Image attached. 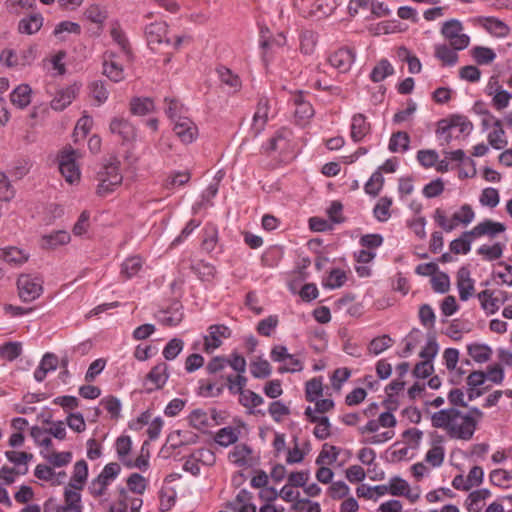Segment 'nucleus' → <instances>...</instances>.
<instances>
[{
  "mask_svg": "<svg viewBox=\"0 0 512 512\" xmlns=\"http://www.w3.org/2000/svg\"><path fill=\"white\" fill-rule=\"evenodd\" d=\"M431 423L434 428L446 430L450 438L464 441L472 439L477 428L476 421L470 416H464V414L455 407L435 412L431 416Z\"/></svg>",
  "mask_w": 512,
  "mask_h": 512,
  "instance_id": "nucleus-1",
  "label": "nucleus"
},
{
  "mask_svg": "<svg viewBox=\"0 0 512 512\" xmlns=\"http://www.w3.org/2000/svg\"><path fill=\"white\" fill-rule=\"evenodd\" d=\"M99 185L97 187V194L99 196H106L113 192L116 187L120 186L123 180L120 173V161L117 157L111 156L107 163H105L98 172Z\"/></svg>",
  "mask_w": 512,
  "mask_h": 512,
  "instance_id": "nucleus-2",
  "label": "nucleus"
},
{
  "mask_svg": "<svg viewBox=\"0 0 512 512\" xmlns=\"http://www.w3.org/2000/svg\"><path fill=\"white\" fill-rule=\"evenodd\" d=\"M227 366H230L236 373H245L247 366L246 359L237 352H233L229 358L216 356L208 362L206 370L209 374L216 375Z\"/></svg>",
  "mask_w": 512,
  "mask_h": 512,
  "instance_id": "nucleus-3",
  "label": "nucleus"
},
{
  "mask_svg": "<svg viewBox=\"0 0 512 512\" xmlns=\"http://www.w3.org/2000/svg\"><path fill=\"white\" fill-rule=\"evenodd\" d=\"M77 150L72 147L65 148L58 156L59 170L65 180L73 184L80 180V170L76 164Z\"/></svg>",
  "mask_w": 512,
  "mask_h": 512,
  "instance_id": "nucleus-4",
  "label": "nucleus"
},
{
  "mask_svg": "<svg viewBox=\"0 0 512 512\" xmlns=\"http://www.w3.org/2000/svg\"><path fill=\"white\" fill-rule=\"evenodd\" d=\"M43 281L38 277L21 275L17 280L18 294L24 302H32L43 292Z\"/></svg>",
  "mask_w": 512,
  "mask_h": 512,
  "instance_id": "nucleus-5",
  "label": "nucleus"
},
{
  "mask_svg": "<svg viewBox=\"0 0 512 512\" xmlns=\"http://www.w3.org/2000/svg\"><path fill=\"white\" fill-rule=\"evenodd\" d=\"M120 470L121 467L116 462L105 465L102 472L90 483V493L95 497L102 496L106 491L109 481L115 479L120 473Z\"/></svg>",
  "mask_w": 512,
  "mask_h": 512,
  "instance_id": "nucleus-6",
  "label": "nucleus"
},
{
  "mask_svg": "<svg viewBox=\"0 0 512 512\" xmlns=\"http://www.w3.org/2000/svg\"><path fill=\"white\" fill-rule=\"evenodd\" d=\"M167 364L162 362L155 365L146 376L144 382L145 391L151 393L161 389L168 380Z\"/></svg>",
  "mask_w": 512,
  "mask_h": 512,
  "instance_id": "nucleus-7",
  "label": "nucleus"
},
{
  "mask_svg": "<svg viewBox=\"0 0 512 512\" xmlns=\"http://www.w3.org/2000/svg\"><path fill=\"white\" fill-rule=\"evenodd\" d=\"M231 330L223 324H215L209 327V335L204 338V351L207 353L219 348L222 344L221 338H229Z\"/></svg>",
  "mask_w": 512,
  "mask_h": 512,
  "instance_id": "nucleus-8",
  "label": "nucleus"
},
{
  "mask_svg": "<svg viewBox=\"0 0 512 512\" xmlns=\"http://www.w3.org/2000/svg\"><path fill=\"white\" fill-rule=\"evenodd\" d=\"M173 130L181 142L185 144L192 143L198 135L197 126L191 119L187 117L179 116L175 120Z\"/></svg>",
  "mask_w": 512,
  "mask_h": 512,
  "instance_id": "nucleus-9",
  "label": "nucleus"
},
{
  "mask_svg": "<svg viewBox=\"0 0 512 512\" xmlns=\"http://www.w3.org/2000/svg\"><path fill=\"white\" fill-rule=\"evenodd\" d=\"M290 130L286 128L279 129L275 135L268 140L266 146H263V150L266 154L270 155L273 152H279L284 154L290 147Z\"/></svg>",
  "mask_w": 512,
  "mask_h": 512,
  "instance_id": "nucleus-10",
  "label": "nucleus"
},
{
  "mask_svg": "<svg viewBox=\"0 0 512 512\" xmlns=\"http://www.w3.org/2000/svg\"><path fill=\"white\" fill-rule=\"evenodd\" d=\"M506 230V226L501 222H495L490 219H486L475 227L472 230L466 231L467 235H474V237L478 238L483 235H487L491 238H494L497 234L502 233Z\"/></svg>",
  "mask_w": 512,
  "mask_h": 512,
  "instance_id": "nucleus-11",
  "label": "nucleus"
},
{
  "mask_svg": "<svg viewBox=\"0 0 512 512\" xmlns=\"http://www.w3.org/2000/svg\"><path fill=\"white\" fill-rule=\"evenodd\" d=\"M457 288L462 301H467L474 293V280L467 267H461L457 272Z\"/></svg>",
  "mask_w": 512,
  "mask_h": 512,
  "instance_id": "nucleus-12",
  "label": "nucleus"
},
{
  "mask_svg": "<svg viewBox=\"0 0 512 512\" xmlns=\"http://www.w3.org/2000/svg\"><path fill=\"white\" fill-rule=\"evenodd\" d=\"M103 58V73L114 82L122 81L124 79V70L123 67L115 61V53L107 51Z\"/></svg>",
  "mask_w": 512,
  "mask_h": 512,
  "instance_id": "nucleus-13",
  "label": "nucleus"
},
{
  "mask_svg": "<svg viewBox=\"0 0 512 512\" xmlns=\"http://www.w3.org/2000/svg\"><path fill=\"white\" fill-rule=\"evenodd\" d=\"M110 131L118 134L123 142L134 141L137 136L135 127L123 118H114L110 123Z\"/></svg>",
  "mask_w": 512,
  "mask_h": 512,
  "instance_id": "nucleus-14",
  "label": "nucleus"
},
{
  "mask_svg": "<svg viewBox=\"0 0 512 512\" xmlns=\"http://www.w3.org/2000/svg\"><path fill=\"white\" fill-rule=\"evenodd\" d=\"M354 58L355 56L352 50L341 48L330 55L329 62L340 72L345 73L350 69L354 62Z\"/></svg>",
  "mask_w": 512,
  "mask_h": 512,
  "instance_id": "nucleus-15",
  "label": "nucleus"
},
{
  "mask_svg": "<svg viewBox=\"0 0 512 512\" xmlns=\"http://www.w3.org/2000/svg\"><path fill=\"white\" fill-rule=\"evenodd\" d=\"M167 25L165 22L151 23L145 28V36L149 45L161 44L164 41L169 43L170 40L166 38Z\"/></svg>",
  "mask_w": 512,
  "mask_h": 512,
  "instance_id": "nucleus-16",
  "label": "nucleus"
},
{
  "mask_svg": "<svg viewBox=\"0 0 512 512\" xmlns=\"http://www.w3.org/2000/svg\"><path fill=\"white\" fill-rule=\"evenodd\" d=\"M269 101L267 98H260L256 112L253 116L252 130L254 136L259 135L265 128L268 120Z\"/></svg>",
  "mask_w": 512,
  "mask_h": 512,
  "instance_id": "nucleus-17",
  "label": "nucleus"
},
{
  "mask_svg": "<svg viewBox=\"0 0 512 512\" xmlns=\"http://www.w3.org/2000/svg\"><path fill=\"white\" fill-rule=\"evenodd\" d=\"M78 92V88L73 85L65 89L59 90L55 97L51 100V108L56 111L64 110L70 105Z\"/></svg>",
  "mask_w": 512,
  "mask_h": 512,
  "instance_id": "nucleus-18",
  "label": "nucleus"
},
{
  "mask_svg": "<svg viewBox=\"0 0 512 512\" xmlns=\"http://www.w3.org/2000/svg\"><path fill=\"white\" fill-rule=\"evenodd\" d=\"M371 129V125L367 122L365 115L358 113L352 117L350 136L354 142H360Z\"/></svg>",
  "mask_w": 512,
  "mask_h": 512,
  "instance_id": "nucleus-19",
  "label": "nucleus"
},
{
  "mask_svg": "<svg viewBox=\"0 0 512 512\" xmlns=\"http://www.w3.org/2000/svg\"><path fill=\"white\" fill-rule=\"evenodd\" d=\"M59 363L57 355L54 353H46L43 355L38 368L34 372V378L37 382H42L48 372L56 370Z\"/></svg>",
  "mask_w": 512,
  "mask_h": 512,
  "instance_id": "nucleus-20",
  "label": "nucleus"
},
{
  "mask_svg": "<svg viewBox=\"0 0 512 512\" xmlns=\"http://www.w3.org/2000/svg\"><path fill=\"white\" fill-rule=\"evenodd\" d=\"M81 495L79 492L65 488L64 505L59 506L56 512H82Z\"/></svg>",
  "mask_w": 512,
  "mask_h": 512,
  "instance_id": "nucleus-21",
  "label": "nucleus"
},
{
  "mask_svg": "<svg viewBox=\"0 0 512 512\" xmlns=\"http://www.w3.org/2000/svg\"><path fill=\"white\" fill-rule=\"evenodd\" d=\"M32 90L29 85L21 84L10 94L11 103L19 109H24L31 103Z\"/></svg>",
  "mask_w": 512,
  "mask_h": 512,
  "instance_id": "nucleus-22",
  "label": "nucleus"
},
{
  "mask_svg": "<svg viewBox=\"0 0 512 512\" xmlns=\"http://www.w3.org/2000/svg\"><path fill=\"white\" fill-rule=\"evenodd\" d=\"M483 28L496 37H506L510 29L501 20L494 17H482L479 19Z\"/></svg>",
  "mask_w": 512,
  "mask_h": 512,
  "instance_id": "nucleus-23",
  "label": "nucleus"
},
{
  "mask_svg": "<svg viewBox=\"0 0 512 512\" xmlns=\"http://www.w3.org/2000/svg\"><path fill=\"white\" fill-rule=\"evenodd\" d=\"M43 20L40 13L31 14L29 17L19 21L18 31L22 34L32 35L41 29Z\"/></svg>",
  "mask_w": 512,
  "mask_h": 512,
  "instance_id": "nucleus-24",
  "label": "nucleus"
},
{
  "mask_svg": "<svg viewBox=\"0 0 512 512\" xmlns=\"http://www.w3.org/2000/svg\"><path fill=\"white\" fill-rule=\"evenodd\" d=\"M88 476V465L85 460H79L74 465V471L69 487L82 490Z\"/></svg>",
  "mask_w": 512,
  "mask_h": 512,
  "instance_id": "nucleus-25",
  "label": "nucleus"
},
{
  "mask_svg": "<svg viewBox=\"0 0 512 512\" xmlns=\"http://www.w3.org/2000/svg\"><path fill=\"white\" fill-rule=\"evenodd\" d=\"M434 49V56L442 62L443 66H454L458 62V54L447 44H437Z\"/></svg>",
  "mask_w": 512,
  "mask_h": 512,
  "instance_id": "nucleus-26",
  "label": "nucleus"
},
{
  "mask_svg": "<svg viewBox=\"0 0 512 512\" xmlns=\"http://www.w3.org/2000/svg\"><path fill=\"white\" fill-rule=\"evenodd\" d=\"M154 101L149 97H134L130 101V112L133 115L145 116L154 111Z\"/></svg>",
  "mask_w": 512,
  "mask_h": 512,
  "instance_id": "nucleus-27",
  "label": "nucleus"
},
{
  "mask_svg": "<svg viewBox=\"0 0 512 512\" xmlns=\"http://www.w3.org/2000/svg\"><path fill=\"white\" fill-rule=\"evenodd\" d=\"M182 306L171 307L168 310L161 311L158 317L159 322L167 327L177 326L183 319V312L181 311Z\"/></svg>",
  "mask_w": 512,
  "mask_h": 512,
  "instance_id": "nucleus-28",
  "label": "nucleus"
},
{
  "mask_svg": "<svg viewBox=\"0 0 512 512\" xmlns=\"http://www.w3.org/2000/svg\"><path fill=\"white\" fill-rule=\"evenodd\" d=\"M239 431L231 426L221 428L214 437V441L222 447H228L237 442Z\"/></svg>",
  "mask_w": 512,
  "mask_h": 512,
  "instance_id": "nucleus-29",
  "label": "nucleus"
},
{
  "mask_svg": "<svg viewBox=\"0 0 512 512\" xmlns=\"http://www.w3.org/2000/svg\"><path fill=\"white\" fill-rule=\"evenodd\" d=\"M410 136L407 132L398 131L391 135L388 148L391 152H405L409 149Z\"/></svg>",
  "mask_w": 512,
  "mask_h": 512,
  "instance_id": "nucleus-30",
  "label": "nucleus"
},
{
  "mask_svg": "<svg viewBox=\"0 0 512 512\" xmlns=\"http://www.w3.org/2000/svg\"><path fill=\"white\" fill-rule=\"evenodd\" d=\"M0 258L12 265H21L28 260V255L17 247L0 249Z\"/></svg>",
  "mask_w": 512,
  "mask_h": 512,
  "instance_id": "nucleus-31",
  "label": "nucleus"
},
{
  "mask_svg": "<svg viewBox=\"0 0 512 512\" xmlns=\"http://www.w3.org/2000/svg\"><path fill=\"white\" fill-rule=\"evenodd\" d=\"M42 241L43 247L53 249L57 246L67 244L70 241V234L67 231L59 230L48 235H44Z\"/></svg>",
  "mask_w": 512,
  "mask_h": 512,
  "instance_id": "nucleus-32",
  "label": "nucleus"
},
{
  "mask_svg": "<svg viewBox=\"0 0 512 512\" xmlns=\"http://www.w3.org/2000/svg\"><path fill=\"white\" fill-rule=\"evenodd\" d=\"M110 35L112 39L120 46L121 50L127 57V60L132 59V52L130 48V44L128 39L125 36V33L120 28V25L115 23L110 31Z\"/></svg>",
  "mask_w": 512,
  "mask_h": 512,
  "instance_id": "nucleus-33",
  "label": "nucleus"
},
{
  "mask_svg": "<svg viewBox=\"0 0 512 512\" xmlns=\"http://www.w3.org/2000/svg\"><path fill=\"white\" fill-rule=\"evenodd\" d=\"M471 56L478 65H487L496 58L495 52L488 47L475 46L471 49Z\"/></svg>",
  "mask_w": 512,
  "mask_h": 512,
  "instance_id": "nucleus-34",
  "label": "nucleus"
},
{
  "mask_svg": "<svg viewBox=\"0 0 512 512\" xmlns=\"http://www.w3.org/2000/svg\"><path fill=\"white\" fill-rule=\"evenodd\" d=\"M142 265L143 261L139 256L129 257L121 265V275L126 279H130L138 274Z\"/></svg>",
  "mask_w": 512,
  "mask_h": 512,
  "instance_id": "nucleus-35",
  "label": "nucleus"
},
{
  "mask_svg": "<svg viewBox=\"0 0 512 512\" xmlns=\"http://www.w3.org/2000/svg\"><path fill=\"white\" fill-rule=\"evenodd\" d=\"M468 354L477 363L487 362L492 355V350L485 344H471L467 347Z\"/></svg>",
  "mask_w": 512,
  "mask_h": 512,
  "instance_id": "nucleus-36",
  "label": "nucleus"
},
{
  "mask_svg": "<svg viewBox=\"0 0 512 512\" xmlns=\"http://www.w3.org/2000/svg\"><path fill=\"white\" fill-rule=\"evenodd\" d=\"M244 373H237L236 375L229 374L226 377V386L229 392L233 395L243 394L245 386L247 384V378L243 375Z\"/></svg>",
  "mask_w": 512,
  "mask_h": 512,
  "instance_id": "nucleus-37",
  "label": "nucleus"
},
{
  "mask_svg": "<svg viewBox=\"0 0 512 512\" xmlns=\"http://www.w3.org/2000/svg\"><path fill=\"white\" fill-rule=\"evenodd\" d=\"M394 73V68L390 64L387 59H382L379 63L373 68L370 78L373 82H381L386 77L392 75Z\"/></svg>",
  "mask_w": 512,
  "mask_h": 512,
  "instance_id": "nucleus-38",
  "label": "nucleus"
},
{
  "mask_svg": "<svg viewBox=\"0 0 512 512\" xmlns=\"http://www.w3.org/2000/svg\"><path fill=\"white\" fill-rule=\"evenodd\" d=\"M474 238V235H467L466 231L463 232L459 238L451 241V252L455 254H467L471 249V243Z\"/></svg>",
  "mask_w": 512,
  "mask_h": 512,
  "instance_id": "nucleus-39",
  "label": "nucleus"
},
{
  "mask_svg": "<svg viewBox=\"0 0 512 512\" xmlns=\"http://www.w3.org/2000/svg\"><path fill=\"white\" fill-rule=\"evenodd\" d=\"M191 269L202 281H211L216 274L215 267L202 260L193 264Z\"/></svg>",
  "mask_w": 512,
  "mask_h": 512,
  "instance_id": "nucleus-40",
  "label": "nucleus"
},
{
  "mask_svg": "<svg viewBox=\"0 0 512 512\" xmlns=\"http://www.w3.org/2000/svg\"><path fill=\"white\" fill-rule=\"evenodd\" d=\"M252 453L251 448L247 444H238L233 451L229 453V459L238 466L248 464L247 457Z\"/></svg>",
  "mask_w": 512,
  "mask_h": 512,
  "instance_id": "nucleus-41",
  "label": "nucleus"
},
{
  "mask_svg": "<svg viewBox=\"0 0 512 512\" xmlns=\"http://www.w3.org/2000/svg\"><path fill=\"white\" fill-rule=\"evenodd\" d=\"M323 394V385L321 377L313 378L306 382L305 397L308 402L316 401Z\"/></svg>",
  "mask_w": 512,
  "mask_h": 512,
  "instance_id": "nucleus-42",
  "label": "nucleus"
},
{
  "mask_svg": "<svg viewBox=\"0 0 512 512\" xmlns=\"http://www.w3.org/2000/svg\"><path fill=\"white\" fill-rule=\"evenodd\" d=\"M503 249L504 245L496 242L492 246L482 245L478 248L477 253L482 255L487 261H494L502 257Z\"/></svg>",
  "mask_w": 512,
  "mask_h": 512,
  "instance_id": "nucleus-43",
  "label": "nucleus"
},
{
  "mask_svg": "<svg viewBox=\"0 0 512 512\" xmlns=\"http://www.w3.org/2000/svg\"><path fill=\"white\" fill-rule=\"evenodd\" d=\"M393 344V339L389 335H382L372 339L368 345L370 354L379 355Z\"/></svg>",
  "mask_w": 512,
  "mask_h": 512,
  "instance_id": "nucleus-44",
  "label": "nucleus"
},
{
  "mask_svg": "<svg viewBox=\"0 0 512 512\" xmlns=\"http://www.w3.org/2000/svg\"><path fill=\"white\" fill-rule=\"evenodd\" d=\"M392 200L388 197H382L379 199L374 207L373 213L375 218L380 222H385L390 217V207Z\"/></svg>",
  "mask_w": 512,
  "mask_h": 512,
  "instance_id": "nucleus-45",
  "label": "nucleus"
},
{
  "mask_svg": "<svg viewBox=\"0 0 512 512\" xmlns=\"http://www.w3.org/2000/svg\"><path fill=\"white\" fill-rule=\"evenodd\" d=\"M250 371L254 378L264 379L270 376L272 369L267 360L259 359L251 362Z\"/></svg>",
  "mask_w": 512,
  "mask_h": 512,
  "instance_id": "nucleus-46",
  "label": "nucleus"
},
{
  "mask_svg": "<svg viewBox=\"0 0 512 512\" xmlns=\"http://www.w3.org/2000/svg\"><path fill=\"white\" fill-rule=\"evenodd\" d=\"M339 449L336 446L329 445L325 443L322 447L321 452L316 458V464L321 465L324 464L326 459H329L328 464H332L335 462L339 456Z\"/></svg>",
  "mask_w": 512,
  "mask_h": 512,
  "instance_id": "nucleus-47",
  "label": "nucleus"
},
{
  "mask_svg": "<svg viewBox=\"0 0 512 512\" xmlns=\"http://www.w3.org/2000/svg\"><path fill=\"white\" fill-rule=\"evenodd\" d=\"M384 184L383 175L379 170L375 171L370 179L365 184V191L367 194L377 196Z\"/></svg>",
  "mask_w": 512,
  "mask_h": 512,
  "instance_id": "nucleus-48",
  "label": "nucleus"
},
{
  "mask_svg": "<svg viewBox=\"0 0 512 512\" xmlns=\"http://www.w3.org/2000/svg\"><path fill=\"white\" fill-rule=\"evenodd\" d=\"M346 280L347 276L345 271L335 268L330 271L326 282H324V286L330 289L340 288L344 285Z\"/></svg>",
  "mask_w": 512,
  "mask_h": 512,
  "instance_id": "nucleus-49",
  "label": "nucleus"
},
{
  "mask_svg": "<svg viewBox=\"0 0 512 512\" xmlns=\"http://www.w3.org/2000/svg\"><path fill=\"white\" fill-rule=\"evenodd\" d=\"M431 285L435 292L441 294L446 293L450 288L449 276L444 272L436 273L431 278Z\"/></svg>",
  "mask_w": 512,
  "mask_h": 512,
  "instance_id": "nucleus-50",
  "label": "nucleus"
},
{
  "mask_svg": "<svg viewBox=\"0 0 512 512\" xmlns=\"http://www.w3.org/2000/svg\"><path fill=\"white\" fill-rule=\"evenodd\" d=\"M389 494L393 496H404L409 493V484L400 477H393L389 482Z\"/></svg>",
  "mask_w": 512,
  "mask_h": 512,
  "instance_id": "nucleus-51",
  "label": "nucleus"
},
{
  "mask_svg": "<svg viewBox=\"0 0 512 512\" xmlns=\"http://www.w3.org/2000/svg\"><path fill=\"white\" fill-rule=\"evenodd\" d=\"M44 458L54 467H63L71 462V452H55L44 455Z\"/></svg>",
  "mask_w": 512,
  "mask_h": 512,
  "instance_id": "nucleus-52",
  "label": "nucleus"
},
{
  "mask_svg": "<svg viewBox=\"0 0 512 512\" xmlns=\"http://www.w3.org/2000/svg\"><path fill=\"white\" fill-rule=\"evenodd\" d=\"M22 346L19 342L5 343L0 349V355L8 361H13L21 355Z\"/></svg>",
  "mask_w": 512,
  "mask_h": 512,
  "instance_id": "nucleus-53",
  "label": "nucleus"
},
{
  "mask_svg": "<svg viewBox=\"0 0 512 512\" xmlns=\"http://www.w3.org/2000/svg\"><path fill=\"white\" fill-rule=\"evenodd\" d=\"M189 423L195 429L203 430L209 425L208 415L204 410L195 409L189 415Z\"/></svg>",
  "mask_w": 512,
  "mask_h": 512,
  "instance_id": "nucleus-54",
  "label": "nucleus"
},
{
  "mask_svg": "<svg viewBox=\"0 0 512 512\" xmlns=\"http://www.w3.org/2000/svg\"><path fill=\"white\" fill-rule=\"evenodd\" d=\"M463 30V26L460 21L456 19H451L449 21L444 22L441 33L442 35L448 39H454L461 31Z\"/></svg>",
  "mask_w": 512,
  "mask_h": 512,
  "instance_id": "nucleus-55",
  "label": "nucleus"
},
{
  "mask_svg": "<svg viewBox=\"0 0 512 512\" xmlns=\"http://www.w3.org/2000/svg\"><path fill=\"white\" fill-rule=\"evenodd\" d=\"M494 97L492 99L493 105L497 110L506 108L509 104V100L512 98V93L504 90L501 86H497L494 90Z\"/></svg>",
  "mask_w": 512,
  "mask_h": 512,
  "instance_id": "nucleus-56",
  "label": "nucleus"
},
{
  "mask_svg": "<svg viewBox=\"0 0 512 512\" xmlns=\"http://www.w3.org/2000/svg\"><path fill=\"white\" fill-rule=\"evenodd\" d=\"M183 341L179 338L171 339L164 347L163 356L166 360L175 359L183 349Z\"/></svg>",
  "mask_w": 512,
  "mask_h": 512,
  "instance_id": "nucleus-57",
  "label": "nucleus"
},
{
  "mask_svg": "<svg viewBox=\"0 0 512 512\" xmlns=\"http://www.w3.org/2000/svg\"><path fill=\"white\" fill-rule=\"evenodd\" d=\"M500 198L498 190L495 188H485L480 196V203L484 206L494 208L499 204Z\"/></svg>",
  "mask_w": 512,
  "mask_h": 512,
  "instance_id": "nucleus-58",
  "label": "nucleus"
},
{
  "mask_svg": "<svg viewBox=\"0 0 512 512\" xmlns=\"http://www.w3.org/2000/svg\"><path fill=\"white\" fill-rule=\"evenodd\" d=\"M239 396V402L244 407L248 408L260 406L264 402L263 398L259 394L251 390H245L243 391V394H240Z\"/></svg>",
  "mask_w": 512,
  "mask_h": 512,
  "instance_id": "nucleus-59",
  "label": "nucleus"
},
{
  "mask_svg": "<svg viewBox=\"0 0 512 512\" xmlns=\"http://www.w3.org/2000/svg\"><path fill=\"white\" fill-rule=\"evenodd\" d=\"M101 404L111 415V418L117 419L120 416L121 402L115 396H107L101 400Z\"/></svg>",
  "mask_w": 512,
  "mask_h": 512,
  "instance_id": "nucleus-60",
  "label": "nucleus"
},
{
  "mask_svg": "<svg viewBox=\"0 0 512 512\" xmlns=\"http://www.w3.org/2000/svg\"><path fill=\"white\" fill-rule=\"evenodd\" d=\"M488 142L496 150L503 149L508 144L505 138V131L503 129H494L488 134Z\"/></svg>",
  "mask_w": 512,
  "mask_h": 512,
  "instance_id": "nucleus-61",
  "label": "nucleus"
},
{
  "mask_svg": "<svg viewBox=\"0 0 512 512\" xmlns=\"http://www.w3.org/2000/svg\"><path fill=\"white\" fill-rule=\"evenodd\" d=\"M218 75L221 81L230 86L231 88L238 89L241 85L240 79L237 75H234L232 71L226 67H220L217 69Z\"/></svg>",
  "mask_w": 512,
  "mask_h": 512,
  "instance_id": "nucleus-62",
  "label": "nucleus"
},
{
  "mask_svg": "<svg viewBox=\"0 0 512 512\" xmlns=\"http://www.w3.org/2000/svg\"><path fill=\"white\" fill-rule=\"evenodd\" d=\"M444 448L442 446H433L426 453L425 460L430 463L433 467H439L444 461Z\"/></svg>",
  "mask_w": 512,
  "mask_h": 512,
  "instance_id": "nucleus-63",
  "label": "nucleus"
},
{
  "mask_svg": "<svg viewBox=\"0 0 512 512\" xmlns=\"http://www.w3.org/2000/svg\"><path fill=\"white\" fill-rule=\"evenodd\" d=\"M127 485L130 491L138 494H143L146 490L145 478L138 474L132 473L127 479Z\"/></svg>",
  "mask_w": 512,
  "mask_h": 512,
  "instance_id": "nucleus-64",
  "label": "nucleus"
}]
</instances>
